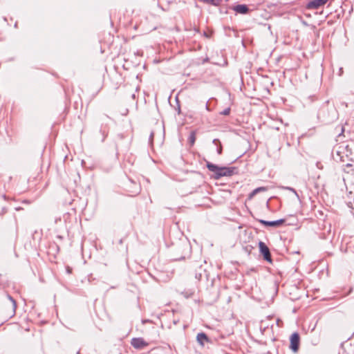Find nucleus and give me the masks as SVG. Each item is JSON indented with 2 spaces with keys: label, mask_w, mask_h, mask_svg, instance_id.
I'll list each match as a JSON object with an SVG mask.
<instances>
[{
  "label": "nucleus",
  "mask_w": 354,
  "mask_h": 354,
  "mask_svg": "<svg viewBox=\"0 0 354 354\" xmlns=\"http://www.w3.org/2000/svg\"><path fill=\"white\" fill-rule=\"evenodd\" d=\"M333 157L336 161L346 162L344 171L348 174L350 172L354 175V167L353 165L349 162L352 160V150L346 142H341L336 145L333 149Z\"/></svg>",
  "instance_id": "obj_1"
},
{
  "label": "nucleus",
  "mask_w": 354,
  "mask_h": 354,
  "mask_svg": "<svg viewBox=\"0 0 354 354\" xmlns=\"http://www.w3.org/2000/svg\"><path fill=\"white\" fill-rule=\"evenodd\" d=\"M207 167L210 171L214 173L216 179L223 176H231L236 171L235 167H218L209 162H207Z\"/></svg>",
  "instance_id": "obj_2"
},
{
  "label": "nucleus",
  "mask_w": 354,
  "mask_h": 354,
  "mask_svg": "<svg viewBox=\"0 0 354 354\" xmlns=\"http://www.w3.org/2000/svg\"><path fill=\"white\" fill-rule=\"evenodd\" d=\"M259 247L261 253L263 254V258L268 262H272L271 254L268 246L262 241L259 243Z\"/></svg>",
  "instance_id": "obj_3"
},
{
  "label": "nucleus",
  "mask_w": 354,
  "mask_h": 354,
  "mask_svg": "<svg viewBox=\"0 0 354 354\" xmlns=\"http://www.w3.org/2000/svg\"><path fill=\"white\" fill-rule=\"evenodd\" d=\"M290 348L292 349L294 352H297L299 349V335L297 333H294L290 336Z\"/></svg>",
  "instance_id": "obj_4"
},
{
  "label": "nucleus",
  "mask_w": 354,
  "mask_h": 354,
  "mask_svg": "<svg viewBox=\"0 0 354 354\" xmlns=\"http://www.w3.org/2000/svg\"><path fill=\"white\" fill-rule=\"evenodd\" d=\"M132 346L136 349H142L149 345V344L142 337H135L131 339Z\"/></svg>",
  "instance_id": "obj_5"
},
{
  "label": "nucleus",
  "mask_w": 354,
  "mask_h": 354,
  "mask_svg": "<svg viewBox=\"0 0 354 354\" xmlns=\"http://www.w3.org/2000/svg\"><path fill=\"white\" fill-rule=\"evenodd\" d=\"M329 0H313L307 4L308 9H318L325 5Z\"/></svg>",
  "instance_id": "obj_6"
},
{
  "label": "nucleus",
  "mask_w": 354,
  "mask_h": 354,
  "mask_svg": "<svg viewBox=\"0 0 354 354\" xmlns=\"http://www.w3.org/2000/svg\"><path fill=\"white\" fill-rule=\"evenodd\" d=\"M285 222L284 219H279L277 221H267L265 220H259V223L261 224L266 225V226H270V227H279L281 225H282Z\"/></svg>",
  "instance_id": "obj_7"
},
{
  "label": "nucleus",
  "mask_w": 354,
  "mask_h": 354,
  "mask_svg": "<svg viewBox=\"0 0 354 354\" xmlns=\"http://www.w3.org/2000/svg\"><path fill=\"white\" fill-rule=\"evenodd\" d=\"M196 340L201 346H204L205 342L209 341V338L204 333H199L196 336Z\"/></svg>",
  "instance_id": "obj_8"
},
{
  "label": "nucleus",
  "mask_w": 354,
  "mask_h": 354,
  "mask_svg": "<svg viewBox=\"0 0 354 354\" xmlns=\"http://www.w3.org/2000/svg\"><path fill=\"white\" fill-rule=\"evenodd\" d=\"M248 8L246 5L240 4L234 6V10L240 14H246L248 12Z\"/></svg>",
  "instance_id": "obj_9"
},
{
  "label": "nucleus",
  "mask_w": 354,
  "mask_h": 354,
  "mask_svg": "<svg viewBox=\"0 0 354 354\" xmlns=\"http://www.w3.org/2000/svg\"><path fill=\"white\" fill-rule=\"evenodd\" d=\"M7 298L8 299V300L10 301V304H11V308H12V310L11 312L9 313V316L10 317H12L15 315V310H16V308H17V304H16V301L15 300L9 295H7Z\"/></svg>",
  "instance_id": "obj_10"
},
{
  "label": "nucleus",
  "mask_w": 354,
  "mask_h": 354,
  "mask_svg": "<svg viewBox=\"0 0 354 354\" xmlns=\"http://www.w3.org/2000/svg\"><path fill=\"white\" fill-rule=\"evenodd\" d=\"M196 133L195 131H192L189 136V138H188V142L190 145L191 147H192L194 143H195V141H196Z\"/></svg>",
  "instance_id": "obj_11"
},
{
  "label": "nucleus",
  "mask_w": 354,
  "mask_h": 354,
  "mask_svg": "<svg viewBox=\"0 0 354 354\" xmlns=\"http://www.w3.org/2000/svg\"><path fill=\"white\" fill-rule=\"evenodd\" d=\"M213 143L216 146L217 149V153L218 154H221L222 153V145L218 139H214Z\"/></svg>",
  "instance_id": "obj_12"
},
{
  "label": "nucleus",
  "mask_w": 354,
  "mask_h": 354,
  "mask_svg": "<svg viewBox=\"0 0 354 354\" xmlns=\"http://www.w3.org/2000/svg\"><path fill=\"white\" fill-rule=\"evenodd\" d=\"M281 188L283 189L289 190V191L293 192L296 195L297 197H299L298 194L297 193L296 190L294 188L290 187H284V186L281 187Z\"/></svg>",
  "instance_id": "obj_13"
},
{
  "label": "nucleus",
  "mask_w": 354,
  "mask_h": 354,
  "mask_svg": "<svg viewBox=\"0 0 354 354\" xmlns=\"http://www.w3.org/2000/svg\"><path fill=\"white\" fill-rule=\"evenodd\" d=\"M230 108H227L225 109H224L222 112H221V114L224 115H227L230 114Z\"/></svg>",
  "instance_id": "obj_14"
},
{
  "label": "nucleus",
  "mask_w": 354,
  "mask_h": 354,
  "mask_svg": "<svg viewBox=\"0 0 354 354\" xmlns=\"http://www.w3.org/2000/svg\"><path fill=\"white\" fill-rule=\"evenodd\" d=\"M257 189V191L259 193L261 192H265L267 190V188L265 187H257L256 188Z\"/></svg>",
  "instance_id": "obj_15"
},
{
  "label": "nucleus",
  "mask_w": 354,
  "mask_h": 354,
  "mask_svg": "<svg viewBox=\"0 0 354 354\" xmlns=\"http://www.w3.org/2000/svg\"><path fill=\"white\" fill-rule=\"evenodd\" d=\"M259 192L257 191V189H254L250 194V197H252L254 196V195H256L257 194H258Z\"/></svg>",
  "instance_id": "obj_16"
},
{
  "label": "nucleus",
  "mask_w": 354,
  "mask_h": 354,
  "mask_svg": "<svg viewBox=\"0 0 354 354\" xmlns=\"http://www.w3.org/2000/svg\"><path fill=\"white\" fill-rule=\"evenodd\" d=\"M67 272H68V273H71V269L70 268H67Z\"/></svg>",
  "instance_id": "obj_17"
},
{
  "label": "nucleus",
  "mask_w": 354,
  "mask_h": 354,
  "mask_svg": "<svg viewBox=\"0 0 354 354\" xmlns=\"http://www.w3.org/2000/svg\"><path fill=\"white\" fill-rule=\"evenodd\" d=\"M153 137V133H151V135H150V139H152Z\"/></svg>",
  "instance_id": "obj_18"
},
{
  "label": "nucleus",
  "mask_w": 354,
  "mask_h": 354,
  "mask_svg": "<svg viewBox=\"0 0 354 354\" xmlns=\"http://www.w3.org/2000/svg\"><path fill=\"white\" fill-rule=\"evenodd\" d=\"M348 178V176H346V177L344 176V177H343V179L345 180L346 178Z\"/></svg>",
  "instance_id": "obj_19"
},
{
  "label": "nucleus",
  "mask_w": 354,
  "mask_h": 354,
  "mask_svg": "<svg viewBox=\"0 0 354 354\" xmlns=\"http://www.w3.org/2000/svg\"><path fill=\"white\" fill-rule=\"evenodd\" d=\"M77 354H80V351H78V352L77 353Z\"/></svg>",
  "instance_id": "obj_20"
}]
</instances>
